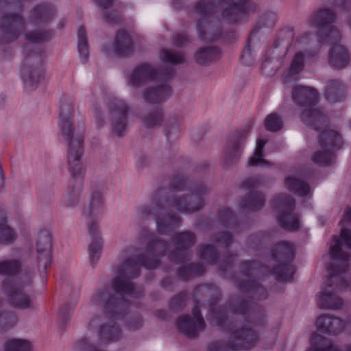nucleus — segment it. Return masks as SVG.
Returning a JSON list of instances; mask_svg holds the SVG:
<instances>
[{
    "mask_svg": "<svg viewBox=\"0 0 351 351\" xmlns=\"http://www.w3.org/2000/svg\"><path fill=\"white\" fill-rule=\"evenodd\" d=\"M186 179L176 176L172 181L171 189H159L152 197V206L143 205L136 210V217L139 221L154 216L158 234L168 235L179 224L180 218L171 209L183 214L193 213L204 206L202 195L210 192L205 184L194 186L193 193H185Z\"/></svg>",
    "mask_w": 351,
    "mask_h": 351,
    "instance_id": "obj_1",
    "label": "nucleus"
},
{
    "mask_svg": "<svg viewBox=\"0 0 351 351\" xmlns=\"http://www.w3.org/2000/svg\"><path fill=\"white\" fill-rule=\"evenodd\" d=\"M141 266L134 256L126 258L116 269V276L110 286L97 289L93 293L90 304L104 311L103 315H109L121 319L127 312L128 303L124 299L126 295L139 298L143 294L141 288L135 289L132 279L140 275Z\"/></svg>",
    "mask_w": 351,
    "mask_h": 351,
    "instance_id": "obj_2",
    "label": "nucleus"
},
{
    "mask_svg": "<svg viewBox=\"0 0 351 351\" xmlns=\"http://www.w3.org/2000/svg\"><path fill=\"white\" fill-rule=\"evenodd\" d=\"M196 243V237L191 231L175 234L171 240L172 247L153 234L148 235V243L144 254L134 256L141 267L154 269L158 263V257L168 254L176 263H182L187 260V250Z\"/></svg>",
    "mask_w": 351,
    "mask_h": 351,
    "instance_id": "obj_3",
    "label": "nucleus"
},
{
    "mask_svg": "<svg viewBox=\"0 0 351 351\" xmlns=\"http://www.w3.org/2000/svg\"><path fill=\"white\" fill-rule=\"evenodd\" d=\"M342 247L341 240L336 236L334 237V243L330 248L329 254L330 258L337 263L330 265L329 276L326 280L328 287L317 295V306L320 308L332 310L341 308L343 304L342 300L329 288L334 286L333 290L341 291L349 287H351V284L342 276V274L348 269V263L350 261V254L345 252Z\"/></svg>",
    "mask_w": 351,
    "mask_h": 351,
    "instance_id": "obj_4",
    "label": "nucleus"
},
{
    "mask_svg": "<svg viewBox=\"0 0 351 351\" xmlns=\"http://www.w3.org/2000/svg\"><path fill=\"white\" fill-rule=\"evenodd\" d=\"M73 99L64 97L61 100L60 107V130L62 136L68 142L67 162L73 175H76L80 169L78 159L82 156L84 138L81 134L73 132Z\"/></svg>",
    "mask_w": 351,
    "mask_h": 351,
    "instance_id": "obj_5",
    "label": "nucleus"
},
{
    "mask_svg": "<svg viewBox=\"0 0 351 351\" xmlns=\"http://www.w3.org/2000/svg\"><path fill=\"white\" fill-rule=\"evenodd\" d=\"M255 303L252 300H244L238 296L230 298L228 302V307L219 306L211 311L212 323L222 330L230 331L233 328V323L230 319L229 313L235 315H245L250 313L249 322L254 324H262L263 323L264 313L261 309L256 311L255 308Z\"/></svg>",
    "mask_w": 351,
    "mask_h": 351,
    "instance_id": "obj_6",
    "label": "nucleus"
},
{
    "mask_svg": "<svg viewBox=\"0 0 351 351\" xmlns=\"http://www.w3.org/2000/svg\"><path fill=\"white\" fill-rule=\"evenodd\" d=\"M104 208V202L101 193L99 191H94L90 195L88 204L82 210V216L87 220L88 231L91 238L88 255L90 261L93 265L99 260L103 246L96 220Z\"/></svg>",
    "mask_w": 351,
    "mask_h": 351,
    "instance_id": "obj_7",
    "label": "nucleus"
},
{
    "mask_svg": "<svg viewBox=\"0 0 351 351\" xmlns=\"http://www.w3.org/2000/svg\"><path fill=\"white\" fill-rule=\"evenodd\" d=\"M263 267L255 261H243L240 263V274L232 275L230 278L238 290L244 294L250 295V299L265 300L268 294L266 289L256 282L254 278L261 276Z\"/></svg>",
    "mask_w": 351,
    "mask_h": 351,
    "instance_id": "obj_8",
    "label": "nucleus"
},
{
    "mask_svg": "<svg viewBox=\"0 0 351 351\" xmlns=\"http://www.w3.org/2000/svg\"><path fill=\"white\" fill-rule=\"evenodd\" d=\"M216 9V0H201L195 7V12L197 15V30L202 40L215 41L221 38V23L214 16Z\"/></svg>",
    "mask_w": 351,
    "mask_h": 351,
    "instance_id": "obj_9",
    "label": "nucleus"
},
{
    "mask_svg": "<svg viewBox=\"0 0 351 351\" xmlns=\"http://www.w3.org/2000/svg\"><path fill=\"white\" fill-rule=\"evenodd\" d=\"M33 276V273L29 271L18 279H7L3 281L1 291L10 305L21 310L33 307V301L25 291L32 285Z\"/></svg>",
    "mask_w": 351,
    "mask_h": 351,
    "instance_id": "obj_10",
    "label": "nucleus"
},
{
    "mask_svg": "<svg viewBox=\"0 0 351 351\" xmlns=\"http://www.w3.org/2000/svg\"><path fill=\"white\" fill-rule=\"evenodd\" d=\"M53 6L49 3H43L34 8L29 16V21L39 28L25 34V39L31 43H40L48 41L53 36V32L45 26L55 15Z\"/></svg>",
    "mask_w": 351,
    "mask_h": 351,
    "instance_id": "obj_11",
    "label": "nucleus"
},
{
    "mask_svg": "<svg viewBox=\"0 0 351 351\" xmlns=\"http://www.w3.org/2000/svg\"><path fill=\"white\" fill-rule=\"evenodd\" d=\"M321 150L311 157L313 162L319 166L331 165L335 162V151L342 147L343 140L339 133L333 130L322 131L319 137Z\"/></svg>",
    "mask_w": 351,
    "mask_h": 351,
    "instance_id": "obj_12",
    "label": "nucleus"
},
{
    "mask_svg": "<svg viewBox=\"0 0 351 351\" xmlns=\"http://www.w3.org/2000/svg\"><path fill=\"white\" fill-rule=\"evenodd\" d=\"M258 340L256 332L251 328L242 327L234 331L227 344L215 341L208 347V351H239L254 347Z\"/></svg>",
    "mask_w": 351,
    "mask_h": 351,
    "instance_id": "obj_13",
    "label": "nucleus"
},
{
    "mask_svg": "<svg viewBox=\"0 0 351 351\" xmlns=\"http://www.w3.org/2000/svg\"><path fill=\"white\" fill-rule=\"evenodd\" d=\"M335 20L336 15L330 9H320L311 14L310 21L312 25L319 28L320 42H337L341 38L340 31L331 25Z\"/></svg>",
    "mask_w": 351,
    "mask_h": 351,
    "instance_id": "obj_14",
    "label": "nucleus"
},
{
    "mask_svg": "<svg viewBox=\"0 0 351 351\" xmlns=\"http://www.w3.org/2000/svg\"><path fill=\"white\" fill-rule=\"evenodd\" d=\"M25 56L23 63L21 76L25 86L32 90L36 87L43 76V53L41 51H32L28 46L25 47Z\"/></svg>",
    "mask_w": 351,
    "mask_h": 351,
    "instance_id": "obj_15",
    "label": "nucleus"
},
{
    "mask_svg": "<svg viewBox=\"0 0 351 351\" xmlns=\"http://www.w3.org/2000/svg\"><path fill=\"white\" fill-rule=\"evenodd\" d=\"M274 202L280 213L279 221L281 226L288 231H296L300 228L299 217L293 213L295 201L287 194H280L274 197Z\"/></svg>",
    "mask_w": 351,
    "mask_h": 351,
    "instance_id": "obj_16",
    "label": "nucleus"
},
{
    "mask_svg": "<svg viewBox=\"0 0 351 351\" xmlns=\"http://www.w3.org/2000/svg\"><path fill=\"white\" fill-rule=\"evenodd\" d=\"M108 106L112 132L118 137H122L128 128L130 108L124 101L115 97L110 99Z\"/></svg>",
    "mask_w": 351,
    "mask_h": 351,
    "instance_id": "obj_17",
    "label": "nucleus"
},
{
    "mask_svg": "<svg viewBox=\"0 0 351 351\" xmlns=\"http://www.w3.org/2000/svg\"><path fill=\"white\" fill-rule=\"evenodd\" d=\"M115 317L109 315H101L93 317L88 322V326L97 328L98 337L101 343H107L119 340L121 337V330L116 324Z\"/></svg>",
    "mask_w": 351,
    "mask_h": 351,
    "instance_id": "obj_18",
    "label": "nucleus"
},
{
    "mask_svg": "<svg viewBox=\"0 0 351 351\" xmlns=\"http://www.w3.org/2000/svg\"><path fill=\"white\" fill-rule=\"evenodd\" d=\"M263 184V177L249 178L243 182V186L250 191L240 202L242 208L250 211H258L263 208L265 202L264 195L259 191H253Z\"/></svg>",
    "mask_w": 351,
    "mask_h": 351,
    "instance_id": "obj_19",
    "label": "nucleus"
},
{
    "mask_svg": "<svg viewBox=\"0 0 351 351\" xmlns=\"http://www.w3.org/2000/svg\"><path fill=\"white\" fill-rule=\"evenodd\" d=\"M192 315L193 317L189 315L180 317L177 323L179 331L189 338L195 337L199 332L206 328V323L198 306L193 308Z\"/></svg>",
    "mask_w": 351,
    "mask_h": 351,
    "instance_id": "obj_20",
    "label": "nucleus"
},
{
    "mask_svg": "<svg viewBox=\"0 0 351 351\" xmlns=\"http://www.w3.org/2000/svg\"><path fill=\"white\" fill-rule=\"evenodd\" d=\"M248 0H219L221 16L228 23L241 21L248 12Z\"/></svg>",
    "mask_w": 351,
    "mask_h": 351,
    "instance_id": "obj_21",
    "label": "nucleus"
},
{
    "mask_svg": "<svg viewBox=\"0 0 351 351\" xmlns=\"http://www.w3.org/2000/svg\"><path fill=\"white\" fill-rule=\"evenodd\" d=\"M81 158L78 159L80 171L76 175H73L69 165V171L72 176L73 180L71 181L66 193L63 197L62 205L67 208H73L78 206L81 201V195L82 193V168L80 162Z\"/></svg>",
    "mask_w": 351,
    "mask_h": 351,
    "instance_id": "obj_22",
    "label": "nucleus"
},
{
    "mask_svg": "<svg viewBox=\"0 0 351 351\" xmlns=\"http://www.w3.org/2000/svg\"><path fill=\"white\" fill-rule=\"evenodd\" d=\"M52 237L46 230L38 232L36 237V251L38 254V267L45 271L51 262Z\"/></svg>",
    "mask_w": 351,
    "mask_h": 351,
    "instance_id": "obj_23",
    "label": "nucleus"
},
{
    "mask_svg": "<svg viewBox=\"0 0 351 351\" xmlns=\"http://www.w3.org/2000/svg\"><path fill=\"white\" fill-rule=\"evenodd\" d=\"M158 77V69L147 63H143L136 66L131 72L128 86L139 88L143 84L155 80Z\"/></svg>",
    "mask_w": 351,
    "mask_h": 351,
    "instance_id": "obj_24",
    "label": "nucleus"
},
{
    "mask_svg": "<svg viewBox=\"0 0 351 351\" xmlns=\"http://www.w3.org/2000/svg\"><path fill=\"white\" fill-rule=\"evenodd\" d=\"M292 99L298 106L311 107L318 102L319 93L313 87L298 85L293 88Z\"/></svg>",
    "mask_w": 351,
    "mask_h": 351,
    "instance_id": "obj_25",
    "label": "nucleus"
},
{
    "mask_svg": "<svg viewBox=\"0 0 351 351\" xmlns=\"http://www.w3.org/2000/svg\"><path fill=\"white\" fill-rule=\"evenodd\" d=\"M171 95V88L165 84L148 86L141 93V97L144 101L153 104H159L166 101Z\"/></svg>",
    "mask_w": 351,
    "mask_h": 351,
    "instance_id": "obj_26",
    "label": "nucleus"
},
{
    "mask_svg": "<svg viewBox=\"0 0 351 351\" xmlns=\"http://www.w3.org/2000/svg\"><path fill=\"white\" fill-rule=\"evenodd\" d=\"M317 330L320 332L337 335L345 329L346 322L337 317L322 315L317 319Z\"/></svg>",
    "mask_w": 351,
    "mask_h": 351,
    "instance_id": "obj_27",
    "label": "nucleus"
},
{
    "mask_svg": "<svg viewBox=\"0 0 351 351\" xmlns=\"http://www.w3.org/2000/svg\"><path fill=\"white\" fill-rule=\"evenodd\" d=\"M341 38L337 42H322L332 45L328 53V63L335 69H341L346 67L349 63V56L346 49L339 45Z\"/></svg>",
    "mask_w": 351,
    "mask_h": 351,
    "instance_id": "obj_28",
    "label": "nucleus"
},
{
    "mask_svg": "<svg viewBox=\"0 0 351 351\" xmlns=\"http://www.w3.org/2000/svg\"><path fill=\"white\" fill-rule=\"evenodd\" d=\"M301 119L305 125L315 130H322L328 122L327 117L318 109L305 110L301 115Z\"/></svg>",
    "mask_w": 351,
    "mask_h": 351,
    "instance_id": "obj_29",
    "label": "nucleus"
},
{
    "mask_svg": "<svg viewBox=\"0 0 351 351\" xmlns=\"http://www.w3.org/2000/svg\"><path fill=\"white\" fill-rule=\"evenodd\" d=\"M112 51L118 56H127L132 53L133 43L128 32L124 30H119L117 32Z\"/></svg>",
    "mask_w": 351,
    "mask_h": 351,
    "instance_id": "obj_30",
    "label": "nucleus"
},
{
    "mask_svg": "<svg viewBox=\"0 0 351 351\" xmlns=\"http://www.w3.org/2000/svg\"><path fill=\"white\" fill-rule=\"evenodd\" d=\"M326 98L332 103L341 102L346 97V87L339 80L327 82L325 88Z\"/></svg>",
    "mask_w": 351,
    "mask_h": 351,
    "instance_id": "obj_31",
    "label": "nucleus"
},
{
    "mask_svg": "<svg viewBox=\"0 0 351 351\" xmlns=\"http://www.w3.org/2000/svg\"><path fill=\"white\" fill-rule=\"evenodd\" d=\"M8 213L0 205V243L9 245L16 239V233L8 223Z\"/></svg>",
    "mask_w": 351,
    "mask_h": 351,
    "instance_id": "obj_32",
    "label": "nucleus"
},
{
    "mask_svg": "<svg viewBox=\"0 0 351 351\" xmlns=\"http://www.w3.org/2000/svg\"><path fill=\"white\" fill-rule=\"evenodd\" d=\"M294 254L295 247L293 244L288 241H282L275 245L271 252V256L275 261L290 263L294 257Z\"/></svg>",
    "mask_w": 351,
    "mask_h": 351,
    "instance_id": "obj_33",
    "label": "nucleus"
},
{
    "mask_svg": "<svg viewBox=\"0 0 351 351\" xmlns=\"http://www.w3.org/2000/svg\"><path fill=\"white\" fill-rule=\"evenodd\" d=\"M244 136L235 137L231 145L226 148L224 152L223 163L228 167L234 164L241 154V149L244 144Z\"/></svg>",
    "mask_w": 351,
    "mask_h": 351,
    "instance_id": "obj_34",
    "label": "nucleus"
},
{
    "mask_svg": "<svg viewBox=\"0 0 351 351\" xmlns=\"http://www.w3.org/2000/svg\"><path fill=\"white\" fill-rule=\"evenodd\" d=\"M164 117L162 108L154 107L143 114L141 121L145 128L152 129L160 126L164 122Z\"/></svg>",
    "mask_w": 351,
    "mask_h": 351,
    "instance_id": "obj_35",
    "label": "nucleus"
},
{
    "mask_svg": "<svg viewBox=\"0 0 351 351\" xmlns=\"http://www.w3.org/2000/svg\"><path fill=\"white\" fill-rule=\"evenodd\" d=\"M267 141L259 138L257 139L256 143V148L253 155L248 159V165L251 167H269L271 165V163L265 160L263 156V150Z\"/></svg>",
    "mask_w": 351,
    "mask_h": 351,
    "instance_id": "obj_36",
    "label": "nucleus"
},
{
    "mask_svg": "<svg viewBox=\"0 0 351 351\" xmlns=\"http://www.w3.org/2000/svg\"><path fill=\"white\" fill-rule=\"evenodd\" d=\"M219 56V51L217 47H207L197 51L195 55V60L197 64L204 65L217 59Z\"/></svg>",
    "mask_w": 351,
    "mask_h": 351,
    "instance_id": "obj_37",
    "label": "nucleus"
},
{
    "mask_svg": "<svg viewBox=\"0 0 351 351\" xmlns=\"http://www.w3.org/2000/svg\"><path fill=\"white\" fill-rule=\"evenodd\" d=\"M312 346L308 351H341L328 339L317 334L313 335Z\"/></svg>",
    "mask_w": 351,
    "mask_h": 351,
    "instance_id": "obj_38",
    "label": "nucleus"
},
{
    "mask_svg": "<svg viewBox=\"0 0 351 351\" xmlns=\"http://www.w3.org/2000/svg\"><path fill=\"white\" fill-rule=\"evenodd\" d=\"M285 185L289 191L300 196H304L310 192V186L306 183L293 177L286 178Z\"/></svg>",
    "mask_w": 351,
    "mask_h": 351,
    "instance_id": "obj_39",
    "label": "nucleus"
},
{
    "mask_svg": "<svg viewBox=\"0 0 351 351\" xmlns=\"http://www.w3.org/2000/svg\"><path fill=\"white\" fill-rule=\"evenodd\" d=\"M205 268L201 264H189L181 267L178 272V277L184 280H189L194 276H201L204 274Z\"/></svg>",
    "mask_w": 351,
    "mask_h": 351,
    "instance_id": "obj_40",
    "label": "nucleus"
},
{
    "mask_svg": "<svg viewBox=\"0 0 351 351\" xmlns=\"http://www.w3.org/2000/svg\"><path fill=\"white\" fill-rule=\"evenodd\" d=\"M21 263L16 259H5L0 261V275L12 277L17 275L21 269Z\"/></svg>",
    "mask_w": 351,
    "mask_h": 351,
    "instance_id": "obj_41",
    "label": "nucleus"
},
{
    "mask_svg": "<svg viewBox=\"0 0 351 351\" xmlns=\"http://www.w3.org/2000/svg\"><path fill=\"white\" fill-rule=\"evenodd\" d=\"M4 351H31L30 341L24 339H8L3 343Z\"/></svg>",
    "mask_w": 351,
    "mask_h": 351,
    "instance_id": "obj_42",
    "label": "nucleus"
},
{
    "mask_svg": "<svg viewBox=\"0 0 351 351\" xmlns=\"http://www.w3.org/2000/svg\"><path fill=\"white\" fill-rule=\"evenodd\" d=\"M258 32V29L254 27L250 34V37L247 40L245 47L241 55L242 63L246 66H250L254 60V53L252 43L254 40L255 35Z\"/></svg>",
    "mask_w": 351,
    "mask_h": 351,
    "instance_id": "obj_43",
    "label": "nucleus"
},
{
    "mask_svg": "<svg viewBox=\"0 0 351 351\" xmlns=\"http://www.w3.org/2000/svg\"><path fill=\"white\" fill-rule=\"evenodd\" d=\"M218 221L226 228L234 230L237 226L236 217L229 208H221L219 210Z\"/></svg>",
    "mask_w": 351,
    "mask_h": 351,
    "instance_id": "obj_44",
    "label": "nucleus"
},
{
    "mask_svg": "<svg viewBox=\"0 0 351 351\" xmlns=\"http://www.w3.org/2000/svg\"><path fill=\"white\" fill-rule=\"evenodd\" d=\"M202 294L206 298H211L210 304H213V301L217 302L221 296V293L219 288L215 285H200L195 289V295Z\"/></svg>",
    "mask_w": 351,
    "mask_h": 351,
    "instance_id": "obj_45",
    "label": "nucleus"
},
{
    "mask_svg": "<svg viewBox=\"0 0 351 351\" xmlns=\"http://www.w3.org/2000/svg\"><path fill=\"white\" fill-rule=\"evenodd\" d=\"M210 240L213 244L223 248H229L234 241L232 234L227 231L213 234Z\"/></svg>",
    "mask_w": 351,
    "mask_h": 351,
    "instance_id": "obj_46",
    "label": "nucleus"
},
{
    "mask_svg": "<svg viewBox=\"0 0 351 351\" xmlns=\"http://www.w3.org/2000/svg\"><path fill=\"white\" fill-rule=\"evenodd\" d=\"M199 256L205 263H215L218 258V252L215 246L210 244L201 245L199 247Z\"/></svg>",
    "mask_w": 351,
    "mask_h": 351,
    "instance_id": "obj_47",
    "label": "nucleus"
},
{
    "mask_svg": "<svg viewBox=\"0 0 351 351\" xmlns=\"http://www.w3.org/2000/svg\"><path fill=\"white\" fill-rule=\"evenodd\" d=\"M160 59L171 64H180L186 62L184 54L169 49H163L160 55Z\"/></svg>",
    "mask_w": 351,
    "mask_h": 351,
    "instance_id": "obj_48",
    "label": "nucleus"
},
{
    "mask_svg": "<svg viewBox=\"0 0 351 351\" xmlns=\"http://www.w3.org/2000/svg\"><path fill=\"white\" fill-rule=\"evenodd\" d=\"M77 47L82 61L86 62L88 58V48L86 31L83 26L77 30Z\"/></svg>",
    "mask_w": 351,
    "mask_h": 351,
    "instance_id": "obj_49",
    "label": "nucleus"
},
{
    "mask_svg": "<svg viewBox=\"0 0 351 351\" xmlns=\"http://www.w3.org/2000/svg\"><path fill=\"white\" fill-rule=\"evenodd\" d=\"M295 272V269L289 263H282L274 268V274L280 280H290Z\"/></svg>",
    "mask_w": 351,
    "mask_h": 351,
    "instance_id": "obj_50",
    "label": "nucleus"
},
{
    "mask_svg": "<svg viewBox=\"0 0 351 351\" xmlns=\"http://www.w3.org/2000/svg\"><path fill=\"white\" fill-rule=\"evenodd\" d=\"M264 124L266 130L270 132H277L283 127L282 118L276 113L268 114L265 119Z\"/></svg>",
    "mask_w": 351,
    "mask_h": 351,
    "instance_id": "obj_51",
    "label": "nucleus"
},
{
    "mask_svg": "<svg viewBox=\"0 0 351 351\" xmlns=\"http://www.w3.org/2000/svg\"><path fill=\"white\" fill-rule=\"evenodd\" d=\"M17 322V318L11 311H2L0 309V330L14 327Z\"/></svg>",
    "mask_w": 351,
    "mask_h": 351,
    "instance_id": "obj_52",
    "label": "nucleus"
},
{
    "mask_svg": "<svg viewBox=\"0 0 351 351\" xmlns=\"http://www.w3.org/2000/svg\"><path fill=\"white\" fill-rule=\"evenodd\" d=\"M304 66V54L302 51H299L295 53L291 61L289 68V75H296L299 74L303 70Z\"/></svg>",
    "mask_w": 351,
    "mask_h": 351,
    "instance_id": "obj_53",
    "label": "nucleus"
},
{
    "mask_svg": "<svg viewBox=\"0 0 351 351\" xmlns=\"http://www.w3.org/2000/svg\"><path fill=\"white\" fill-rule=\"evenodd\" d=\"M181 124V118L178 115L170 117L166 125L165 135L169 137L171 134L177 133Z\"/></svg>",
    "mask_w": 351,
    "mask_h": 351,
    "instance_id": "obj_54",
    "label": "nucleus"
},
{
    "mask_svg": "<svg viewBox=\"0 0 351 351\" xmlns=\"http://www.w3.org/2000/svg\"><path fill=\"white\" fill-rule=\"evenodd\" d=\"M143 319L138 313L130 315L127 317L125 324L129 330L134 331L143 326Z\"/></svg>",
    "mask_w": 351,
    "mask_h": 351,
    "instance_id": "obj_55",
    "label": "nucleus"
},
{
    "mask_svg": "<svg viewBox=\"0 0 351 351\" xmlns=\"http://www.w3.org/2000/svg\"><path fill=\"white\" fill-rule=\"evenodd\" d=\"M277 12L267 10L262 14L261 23L263 27H272L277 21Z\"/></svg>",
    "mask_w": 351,
    "mask_h": 351,
    "instance_id": "obj_56",
    "label": "nucleus"
},
{
    "mask_svg": "<svg viewBox=\"0 0 351 351\" xmlns=\"http://www.w3.org/2000/svg\"><path fill=\"white\" fill-rule=\"evenodd\" d=\"M186 294L180 293L175 296L170 302V308L173 311L182 310L186 305Z\"/></svg>",
    "mask_w": 351,
    "mask_h": 351,
    "instance_id": "obj_57",
    "label": "nucleus"
},
{
    "mask_svg": "<svg viewBox=\"0 0 351 351\" xmlns=\"http://www.w3.org/2000/svg\"><path fill=\"white\" fill-rule=\"evenodd\" d=\"M74 304L68 303L63 306L60 311V322L61 324H65L70 321L72 313L74 310Z\"/></svg>",
    "mask_w": 351,
    "mask_h": 351,
    "instance_id": "obj_58",
    "label": "nucleus"
},
{
    "mask_svg": "<svg viewBox=\"0 0 351 351\" xmlns=\"http://www.w3.org/2000/svg\"><path fill=\"white\" fill-rule=\"evenodd\" d=\"M264 241L263 234L259 232L250 235L247 240L246 244L248 247L257 250Z\"/></svg>",
    "mask_w": 351,
    "mask_h": 351,
    "instance_id": "obj_59",
    "label": "nucleus"
},
{
    "mask_svg": "<svg viewBox=\"0 0 351 351\" xmlns=\"http://www.w3.org/2000/svg\"><path fill=\"white\" fill-rule=\"evenodd\" d=\"M189 43L186 35L183 34H176L173 38V43L178 47H183Z\"/></svg>",
    "mask_w": 351,
    "mask_h": 351,
    "instance_id": "obj_60",
    "label": "nucleus"
},
{
    "mask_svg": "<svg viewBox=\"0 0 351 351\" xmlns=\"http://www.w3.org/2000/svg\"><path fill=\"white\" fill-rule=\"evenodd\" d=\"M340 236L348 249L351 250V230L342 228Z\"/></svg>",
    "mask_w": 351,
    "mask_h": 351,
    "instance_id": "obj_61",
    "label": "nucleus"
},
{
    "mask_svg": "<svg viewBox=\"0 0 351 351\" xmlns=\"http://www.w3.org/2000/svg\"><path fill=\"white\" fill-rule=\"evenodd\" d=\"M103 15L104 20L109 23H117L120 21L119 16L115 12L105 11Z\"/></svg>",
    "mask_w": 351,
    "mask_h": 351,
    "instance_id": "obj_62",
    "label": "nucleus"
},
{
    "mask_svg": "<svg viewBox=\"0 0 351 351\" xmlns=\"http://www.w3.org/2000/svg\"><path fill=\"white\" fill-rule=\"evenodd\" d=\"M236 257V255L234 256H230L228 257L226 262L220 265V270H221L223 272H226L227 270L230 268L234 263V258Z\"/></svg>",
    "mask_w": 351,
    "mask_h": 351,
    "instance_id": "obj_63",
    "label": "nucleus"
},
{
    "mask_svg": "<svg viewBox=\"0 0 351 351\" xmlns=\"http://www.w3.org/2000/svg\"><path fill=\"white\" fill-rule=\"evenodd\" d=\"M351 222V207H346V210H345V212H344V214H343V219H341V221H340V224H341V226H344V223H350Z\"/></svg>",
    "mask_w": 351,
    "mask_h": 351,
    "instance_id": "obj_64",
    "label": "nucleus"
}]
</instances>
